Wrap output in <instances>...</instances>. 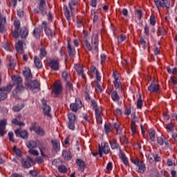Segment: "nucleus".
Returning <instances> with one entry per match:
<instances>
[{
  "label": "nucleus",
  "mask_w": 177,
  "mask_h": 177,
  "mask_svg": "<svg viewBox=\"0 0 177 177\" xmlns=\"http://www.w3.org/2000/svg\"><path fill=\"white\" fill-rule=\"evenodd\" d=\"M36 2L37 8L33 10L34 13L35 15L41 14L43 17H45L47 15L46 0H36Z\"/></svg>",
  "instance_id": "nucleus-2"
},
{
  "label": "nucleus",
  "mask_w": 177,
  "mask_h": 177,
  "mask_svg": "<svg viewBox=\"0 0 177 177\" xmlns=\"http://www.w3.org/2000/svg\"><path fill=\"white\" fill-rule=\"evenodd\" d=\"M32 163H33V159L28 156H27L26 158H21L22 167L24 169L30 168Z\"/></svg>",
  "instance_id": "nucleus-10"
},
{
  "label": "nucleus",
  "mask_w": 177,
  "mask_h": 177,
  "mask_svg": "<svg viewBox=\"0 0 177 177\" xmlns=\"http://www.w3.org/2000/svg\"><path fill=\"white\" fill-rule=\"evenodd\" d=\"M84 43L89 52L97 54L99 51V39L97 34H93L91 37V44L88 39H84Z\"/></svg>",
  "instance_id": "nucleus-1"
},
{
  "label": "nucleus",
  "mask_w": 177,
  "mask_h": 177,
  "mask_svg": "<svg viewBox=\"0 0 177 177\" xmlns=\"http://www.w3.org/2000/svg\"><path fill=\"white\" fill-rule=\"evenodd\" d=\"M53 149L55 152L58 153L60 151V142L59 140H52Z\"/></svg>",
  "instance_id": "nucleus-22"
},
{
  "label": "nucleus",
  "mask_w": 177,
  "mask_h": 177,
  "mask_svg": "<svg viewBox=\"0 0 177 177\" xmlns=\"http://www.w3.org/2000/svg\"><path fill=\"white\" fill-rule=\"evenodd\" d=\"M76 164L79 167L78 168L79 171H81L82 172H83L85 169V162L81 158H77Z\"/></svg>",
  "instance_id": "nucleus-26"
},
{
  "label": "nucleus",
  "mask_w": 177,
  "mask_h": 177,
  "mask_svg": "<svg viewBox=\"0 0 177 177\" xmlns=\"http://www.w3.org/2000/svg\"><path fill=\"white\" fill-rule=\"evenodd\" d=\"M167 130L168 133H173V131H174V124L172 123H169L168 124H167Z\"/></svg>",
  "instance_id": "nucleus-50"
},
{
  "label": "nucleus",
  "mask_w": 177,
  "mask_h": 177,
  "mask_svg": "<svg viewBox=\"0 0 177 177\" xmlns=\"http://www.w3.org/2000/svg\"><path fill=\"white\" fill-rule=\"evenodd\" d=\"M62 79L66 82H68V80L71 79V75L66 71L62 72Z\"/></svg>",
  "instance_id": "nucleus-35"
},
{
  "label": "nucleus",
  "mask_w": 177,
  "mask_h": 177,
  "mask_svg": "<svg viewBox=\"0 0 177 177\" xmlns=\"http://www.w3.org/2000/svg\"><path fill=\"white\" fill-rule=\"evenodd\" d=\"M42 31L43 30L41 28H39V27L35 28L32 32V35L37 40H39L40 39L41 33L42 32Z\"/></svg>",
  "instance_id": "nucleus-25"
},
{
  "label": "nucleus",
  "mask_w": 177,
  "mask_h": 177,
  "mask_svg": "<svg viewBox=\"0 0 177 177\" xmlns=\"http://www.w3.org/2000/svg\"><path fill=\"white\" fill-rule=\"evenodd\" d=\"M39 51V57L41 59H43L47 55V51L46 50L45 48H40Z\"/></svg>",
  "instance_id": "nucleus-45"
},
{
  "label": "nucleus",
  "mask_w": 177,
  "mask_h": 177,
  "mask_svg": "<svg viewBox=\"0 0 177 177\" xmlns=\"http://www.w3.org/2000/svg\"><path fill=\"white\" fill-rule=\"evenodd\" d=\"M23 75H24V77L28 81H30L32 78V74L31 73V71L29 68L24 71Z\"/></svg>",
  "instance_id": "nucleus-31"
},
{
  "label": "nucleus",
  "mask_w": 177,
  "mask_h": 177,
  "mask_svg": "<svg viewBox=\"0 0 177 177\" xmlns=\"http://www.w3.org/2000/svg\"><path fill=\"white\" fill-rule=\"evenodd\" d=\"M26 147L28 149H35L37 147V143L35 140H30L26 142Z\"/></svg>",
  "instance_id": "nucleus-34"
},
{
  "label": "nucleus",
  "mask_w": 177,
  "mask_h": 177,
  "mask_svg": "<svg viewBox=\"0 0 177 177\" xmlns=\"http://www.w3.org/2000/svg\"><path fill=\"white\" fill-rule=\"evenodd\" d=\"M6 124H7L6 119L0 120V136L1 137H3L4 135L6 134V132L4 131V130L6 129Z\"/></svg>",
  "instance_id": "nucleus-21"
},
{
  "label": "nucleus",
  "mask_w": 177,
  "mask_h": 177,
  "mask_svg": "<svg viewBox=\"0 0 177 177\" xmlns=\"http://www.w3.org/2000/svg\"><path fill=\"white\" fill-rule=\"evenodd\" d=\"M104 132L106 135L110 133L111 132V129L110 128V126L107 124L106 123L104 124Z\"/></svg>",
  "instance_id": "nucleus-55"
},
{
  "label": "nucleus",
  "mask_w": 177,
  "mask_h": 177,
  "mask_svg": "<svg viewBox=\"0 0 177 177\" xmlns=\"http://www.w3.org/2000/svg\"><path fill=\"white\" fill-rule=\"evenodd\" d=\"M144 33L145 34L147 37H149V35H150V34H149V26L147 25V24H146L145 26Z\"/></svg>",
  "instance_id": "nucleus-53"
},
{
  "label": "nucleus",
  "mask_w": 177,
  "mask_h": 177,
  "mask_svg": "<svg viewBox=\"0 0 177 177\" xmlns=\"http://www.w3.org/2000/svg\"><path fill=\"white\" fill-rule=\"evenodd\" d=\"M148 91L151 93H158L159 85L156 84L155 79L152 81L151 84L148 87Z\"/></svg>",
  "instance_id": "nucleus-20"
},
{
  "label": "nucleus",
  "mask_w": 177,
  "mask_h": 177,
  "mask_svg": "<svg viewBox=\"0 0 177 177\" xmlns=\"http://www.w3.org/2000/svg\"><path fill=\"white\" fill-rule=\"evenodd\" d=\"M14 86L13 84H8L6 86H2L1 87V88L7 94L8 93H10L12 88V87Z\"/></svg>",
  "instance_id": "nucleus-39"
},
{
  "label": "nucleus",
  "mask_w": 177,
  "mask_h": 177,
  "mask_svg": "<svg viewBox=\"0 0 177 177\" xmlns=\"http://www.w3.org/2000/svg\"><path fill=\"white\" fill-rule=\"evenodd\" d=\"M137 167H138L137 171L140 174H144L147 170L146 165L143 160H141L140 163Z\"/></svg>",
  "instance_id": "nucleus-28"
},
{
  "label": "nucleus",
  "mask_w": 177,
  "mask_h": 177,
  "mask_svg": "<svg viewBox=\"0 0 177 177\" xmlns=\"http://www.w3.org/2000/svg\"><path fill=\"white\" fill-rule=\"evenodd\" d=\"M158 144L160 146H162L164 145L165 140L162 138V137H158L157 138Z\"/></svg>",
  "instance_id": "nucleus-63"
},
{
  "label": "nucleus",
  "mask_w": 177,
  "mask_h": 177,
  "mask_svg": "<svg viewBox=\"0 0 177 177\" xmlns=\"http://www.w3.org/2000/svg\"><path fill=\"white\" fill-rule=\"evenodd\" d=\"M91 106L93 107V109H94L95 110L99 109V107H98V106H97V102H96L94 99H92L91 101Z\"/></svg>",
  "instance_id": "nucleus-60"
},
{
  "label": "nucleus",
  "mask_w": 177,
  "mask_h": 177,
  "mask_svg": "<svg viewBox=\"0 0 177 177\" xmlns=\"http://www.w3.org/2000/svg\"><path fill=\"white\" fill-rule=\"evenodd\" d=\"M66 88L71 91H73V86L71 82L67 81L66 82Z\"/></svg>",
  "instance_id": "nucleus-58"
},
{
  "label": "nucleus",
  "mask_w": 177,
  "mask_h": 177,
  "mask_svg": "<svg viewBox=\"0 0 177 177\" xmlns=\"http://www.w3.org/2000/svg\"><path fill=\"white\" fill-rule=\"evenodd\" d=\"M111 98L115 102H118L120 101V97L117 93V91H113L111 93Z\"/></svg>",
  "instance_id": "nucleus-37"
},
{
  "label": "nucleus",
  "mask_w": 177,
  "mask_h": 177,
  "mask_svg": "<svg viewBox=\"0 0 177 177\" xmlns=\"http://www.w3.org/2000/svg\"><path fill=\"white\" fill-rule=\"evenodd\" d=\"M30 131H34L38 136L44 137L46 135L45 130L41 126H37L35 124H32V127L29 128Z\"/></svg>",
  "instance_id": "nucleus-4"
},
{
  "label": "nucleus",
  "mask_w": 177,
  "mask_h": 177,
  "mask_svg": "<svg viewBox=\"0 0 177 177\" xmlns=\"http://www.w3.org/2000/svg\"><path fill=\"white\" fill-rule=\"evenodd\" d=\"M58 171L61 174H66L68 171V168L64 165H60L58 166Z\"/></svg>",
  "instance_id": "nucleus-41"
},
{
  "label": "nucleus",
  "mask_w": 177,
  "mask_h": 177,
  "mask_svg": "<svg viewBox=\"0 0 177 177\" xmlns=\"http://www.w3.org/2000/svg\"><path fill=\"white\" fill-rule=\"evenodd\" d=\"M154 3L158 8H169L170 6V0H154Z\"/></svg>",
  "instance_id": "nucleus-9"
},
{
  "label": "nucleus",
  "mask_w": 177,
  "mask_h": 177,
  "mask_svg": "<svg viewBox=\"0 0 177 177\" xmlns=\"http://www.w3.org/2000/svg\"><path fill=\"white\" fill-rule=\"evenodd\" d=\"M77 5V2L75 0H71V1H69L68 6L71 12L74 11V8L73 7Z\"/></svg>",
  "instance_id": "nucleus-47"
},
{
  "label": "nucleus",
  "mask_w": 177,
  "mask_h": 177,
  "mask_svg": "<svg viewBox=\"0 0 177 177\" xmlns=\"http://www.w3.org/2000/svg\"><path fill=\"white\" fill-rule=\"evenodd\" d=\"M82 102L80 99L75 98V102L71 103L70 104L71 110L75 113H77L78 109L82 108Z\"/></svg>",
  "instance_id": "nucleus-6"
},
{
  "label": "nucleus",
  "mask_w": 177,
  "mask_h": 177,
  "mask_svg": "<svg viewBox=\"0 0 177 177\" xmlns=\"http://www.w3.org/2000/svg\"><path fill=\"white\" fill-rule=\"evenodd\" d=\"M149 24L153 27H155V26L156 24V17H155L154 14H153V13L151 15V17H150V19H149Z\"/></svg>",
  "instance_id": "nucleus-42"
},
{
  "label": "nucleus",
  "mask_w": 177,
  "mask_h": 177,
  "mask_svg": "<svg viewBox=\"0 0 177 177\" xmlns=\"http://www.w3.org/2000/svg\"><path fill=\"white\" fill-rule=\"evenodd\" d=\"M68 121L67 122V126L68 129L71 131H75V120L76 115L73 113L68 114Z\"/></svg>",
  "instance_id": "nucleus-3"
},
{
  "label": "nucleus",
  "mask_w": 177,
  "mask_h": 177,
  "mask_svg": "<svg viewBox=\"0 0 177 177\" xmlns=\"http://www.w3.org/2000/svg\"><path fill=\"white\" fill-rule=\"evenodd\" d=\"M25 90V87L23 85H17L15 90L12 92L13 97L17 98L18 95L22 93Z\"/></svg>",
  "instance_id": "nucleus-17"
},
{
  "label": "nucleus",
  "mask_w": 177,
  "mask_h": 177,
  "mask_svg": "<svg viewBox=\"0 0 177 177\" xmlns=\"http://www.w3.org/2000/svg\"><path fill=\"white\" fill-rule=\"evenodd\" d=\"M42 26H43V28L44 29V32L46 35V36L50 37L51 38H53L55 36V32L50 29V28L48 26V25L46 21H44L42 22Z\"/></svg>",
  "instance_id": "nucleus-11"
},
{
  "label": "nucleus",
  "mask_w": 177,
  "mask_h": 177,
  "mask_svg": "<svg viewBox=\"0 0 177 177\" xmlns=\"http://www.w3.org/2000/svg\"><path fill=\"white\" fill-rule=\"evenodd\" d=\"M64 16L66 18V20L68 21V23H70L71 21L70 11L68 8V6L66 5L64 6Z\"/></svg>",
  "instance_id": "nucleus-30"
},
{
  "label": "nucleus",
  "mask_w": 177,
  "mask_h": 177,
  "mask_svg": "<svg viewBox=\"0 0 177 177\" xmlns=\"http://www.w3.org/2000/svg\"><path fill=\"white\" fill-rule=\"evenodd\" d=\"M113 84H114V86H115V89H118V88H121L120 80H114L113 81Z\"/></svg>",
  "instance_id": "nucleus-56"
},
{
  "label": "nucleus",
  "mask_w": 177,
  "mask_h": 177,
  "mask_svg": "<svg viewBox=\"0 0 177 177\" xmlns=\"http://www.w3.org/2000/svg\"><path fill=\"white\" fill-rule=\"evenodd\" d=\"M3 20L6 21V18H0V33H3L5 32L4 25L2 24Z\"/></svg>",
  "instance_id": "nucleus-49"
},
{
  "label": "nucleus",
  "mask_w": 177,
  "mask_h": 177,
  "mask_svg": "<svg viewBox=\"0 0 177 177\" xmlns=\"http://www.w3.org/2000/svg\"><path fill=\"white\" fill-rule=\"evenodd\" d=\"M48 64V67H50L52 71H58L59 70L60 65L57 59H50Z\"/></svg>",
  "instance_id": "nucleus-12"
},
{
  "label": "nucleus",
  "mask_w": 177,
  "mask_h": 177,
  "mask_svg": "<svg viewBox=\"0 0 177 177\" xmlns=\"http://www.w3.org/2000/svg\"><path fill=\"white\" fill-rule=\"evenodd\" d=\"M16 50L17 53L22 54L24 53V42L21 40H19L15 45Z\"/></svg>",
  "instance_id": "nucleus-27"
},
{
  "label": "nucleus",
  "mask_w": 177,
  "mask_h": 177,
  "mask_svg": "<svg viewBox=\"0 0 177 177\" xmlns=\"http://www.w3.org/2000/svg\"><path fill=\"white\" fill-rule=\"evenodd\" d=\"M15 133L16 137L21 138L23 140H27L29 136L28 131L25 129L21 131L20 129H17L15 130Z\"/></svg>",
  "instance_id": "nucleus-8"
},
{
  "label": "nucleus",
  "mask_w": 177,
  "mask_h": 177,
  "mask_svg": "<svg viewBox=\"0 0 177 177\" xmlns=\"http://www.w3.org/2000/svg\"><path fill=\"white\" fill-rule=\"evenodd\" d=\"M131 129L133 133H136V121L134 119L131 120Z\"/></svg>",
  "instance_id": "nucleus-44"
},
{
  "label": "nucleus",
  "mask_w": 177,
  "mask_h": 177,
  "mask_svg": "<svg viewBox=\"0 0 177 177\" xmlns=\"http://www.w3.org/2000/svg\"><path fill=\"white\" fill-rule=\"evenodd\" d=\"M24 107H25L24 103L21 104V105H20V104H17V105H15V106L12 107V110H13L15 112H19V111H20L21 110H22Z\"/></svg>",
  "instance_id": "nucleus-38"
},
{
  "label": "nucleus",
  "mask_w": 177,
  "mask_h": 177,
  "mask_svg": "<svg viewBox=\"0 0 177 177\" xmlns=\"http://www.w3.org/2000/svg\"><path fill=\"white\" fill-rule=\"evenodd\" d=\"M148 160L149 161V163L152 164L153 162H160L162 158L157 152L156 153L151 152L148 155Z\"/></svg>",
  "instance_id": "nucleus-7"
},
{
  "label": "nucleus",
  "mask_w": 177,
  "mask_h": 177,
  "mask_svg": "<svg viewBox=\"0 0 177 177\" xmlns=\"http://www.w3.org/2000/svg\"><path fill=\"white\" fill-rule=\"evenodd\" d=\"M158 32L162 36H165L167 35V31L165 28H161L158 30Z\"/></svg>",
  "instance_id": "nucleus-59"
},
{
  "label": "nucleus",
  "mask_w": 177,
  "mask_h": 177,
  "mask_svg": "<svg viewBox=\"0 0 177 177\" xmlns=\"http://www.w3.org/2000/svg\"><path fill=\"white\" fill-rule=\"evenodd\" d=\"M120 75L119 74V73L118 71H114L113 73V77L114 78V81H119L120 80Z\"/></svg>",
  "instance_id": "nucleus-54"
},
{
  "label": "nucleus",
  "mask_w": 177,
  "mask_h": 177,
  "mask_svg": "<svg viewBox=\"0 0 177 177\" xmlns=\"http://www.w3.org/2000/svg\"><path fill=\"white\" fill-rule=\"evenodd\" d=\"M119 156H120V158L121 159V160L124 159V158H127L126 156V154L122 152V149L119 150Z\"/></svg>",
  "instance_id": "nucleus-61"
},
{
  "label": "nucleus",
  "mask_w": 177,
  "mask_h": 177,
  "mask_svg": "<svg viewBox=\"0 0 177 177\" xmlns=\"http://www.w3.org/2000/svg\"><path fill=\"white\" fill-rule=\"evenodd\" d=\"M8 136H9V140L10 142H14L15 140H14V133L13 132H8Z\"/></svg>",
  "instance_id": "nucleus-64"
},
{
  "label": "nucleus",
  "mask_w": 177,
  "mask_h": 177,
  "mask_svg": "<svg viewBox=\"0 0 177 177\" xmlns=\"http://www.w3.org/2000/svg\"><path fill=\"white\" fill-rule=\"evenodd\" d=\"M12 123L15 126L18 127H25L26 124L24 122L19 121L17 118H13L12 120Z\"/></svg>",
  "instance_id": "nucleus-36"
},
{
  "label": "nucleus",
  "mask_w": 177,
  "mask_h": 177,
  "mask_svg": "<svg viewBox=\"0 0 177 177\" xmlns=\"http://www.w3.org/2000/svg\"><path fill=\"white\" fill-rule=\"evenodd\" d=\"M34 62H35V64L36 67L38 69H41L42 68L43 64H42V62H41V59L39 58L38 56H35Z\"/></svg>",
  "instance_id": "nucleus-32"
},
{
  "label": "nucleus",
  "mask_w": 177,
  "mask_h": 177,
  "mask_svg": "<svg viewBox=\"0 0 177 177\" xmlns=\"http://www.w3.org/2000/svg\"><path fill=\"white\" fill-rule=\"evenodd\" d=\"M12 80L16 86H21L22 84V78L21 77L14 76L12 77Z\"/></svg>",
  "instance_id": "nucleus-33"
},
{
  "label": "nucleus",
  "mask_w": 177,
  "mask_h": 177,
  "mask_svg": "<svg viewBox=\"0 0 177 177\" xmlns=\"http://www.w3.org/2000/svg\"><path fill=\"white\" fill-rule=\"evenodd\" d=\"M39 149L41 152V155L43 158H48V156L44 152L48 150L46 145L44 142H39Z\"/></svg>",
  "instance_id": "nucleus-18"
},
{
  "label": "nucleus",
  "mask_w": 177,
  "mask_h": 177,
  "mask_svg": "<svg viewBox=\"0 0 177 177\" xmlns=\"http://www.w3.org/2000/svg\"><path fill=\"white\" fill-rule=\"evenodd\" d=\"M25 85L30 89H38L39 88V83L36 80L33 81L28 80L25 83Z\"/></svg>",
  "instance_id": "nucleus-15"
},
{
  "label": "nucleus",
  "mask_w": 177,
  "mask_h": 177,
  "mask_svg": "<svg viewBox=\"0 0 177 177\" xmlns=\"http://www.w3.org/2000/svg\"><path fill=\"white\" fill-rule=\"evenodd\" d=\"M13 151H15L16 156L19 158H22V153L20 149L17 148L16 145L13 147Z\"/></svg>",
  "instance_id": "nucleus-43"
},
{
  "label": "nucleus",
  "mask_w": 177,
  "mask_h": 177,
  "mask_svg": "<svg viewBox=\"0 0 177 177\" xmlns=\"http://www.w3.org/2000/svg\"><path fill=\"white\" fill-rule=\"evenodd\" d=\"M63 91V87L61 84V83H56L55 84L53 88V92L55 95L56 97H58L62 93Z\"/></svg>",
  "instance_id": "nucleus-14"
},
{
  "label": "nucleus",
  "mask_w": 177,
  "mask_h": 177,
  "mask_svg": "<svg viewBox=\"0 0 177 177\" xmlns=\"http://www.w3.org/2000/svg\"><path fill=\"white\" fill-rule=\"evenodd\" d=\"M7 97V93L3 91L2 88L0 87V102L5 100Z\"/></svg>",
  "instance_id": "nucleus-40"
},
{
  "label": "nucleus",
  "mask_w": 177,
  "mask_h": 177,
  "mask_svg": "<svg viewBox=\"0 0 177 177\" xmlns=\"http://www.w3.org/2000/svg\"><path fill=\"white\" fill-rule=\"evenodd\" d=\"M41 102H42V109L44 111V115L48 118H50L51 107L48 104H47V102L46 100H44V99L41 100Z\"/></svg>",
  "instance_id": "nucleus-13"
},
{
  "label": "nucleus",
  "mask_w": 177,
  "mask_h": 177,
  "mask_svg": "<svg viewBox=\"0 0 177 177\" xmlns=\"http://www.w3.org/2000/svg\"><path fill=\"white\" fill-rule=\"evenodd\" d=\"M142 104H143V102H142L141 96L140 95V97L137 101V108L138 109H141L142 108Z\"/></svg>",
  "instance_id": "nucleus-51"
},
{
  "label": "nucleus",
  "mask_w": 177,
  "mask_h": 177,
  "mask_svg": "<svg viewBox=\"0 0 177 177\" xmlns=\"http://www.w3.org/2000/svg\"><path fill=\"white\" fill-rule=\"evenodd\" d=\"M126 39H127V37L123 34H122L120 36L118 37V44H122Z\"/></svg>",
  "instance_id": "nucleus-52"
},
{
  "label": "nucleus",
  "mask_w": 177,
  "mask_h": 177,
  "mask_svg": "<svg viewBox=\"0 0 177 177\" xmlns=\"http://www.w3.org/2000/svg\"><path fill=\"white\" fill-rule=\"evenodd\" d=\"M84 95H85L86 101L89 102L91 100V96H90L89 93L87 90L85 91Z\"/></svg>",
  "instance_id": "nucleus-62"
},
{
  "label": "nucleus",
  "mask_w": 177,
  "mask_h": 177,
  "mask_svg": "<svg viewBox=\"0 0 177 177\" xmlns=\"http://www.w3.org/2000/svg\"><path fill=\"white\" fill-rule=\"evenodd\" d=\"M149 137H150V140L152 142L155 141L156 139V131L153 129H151L149 130Z\"/></svg>",
  "instance_id": "nucleus-48"
},
{
  "label": "nucleus",
  "mask_w": 177,
  "mask_h": 177,
  "mask_svg": "<svg viewBox=\"0 0 177 177\" xmlns=\"http://www.w3.org/2000/svg\"><path fill=\"white\" fill-rule=\"evenodd\" d=\"M62 156L66 160H71L72 159L71 152L70 150L63 149Z\"/></svg>",
  "instance_id": "nucleus-29"
},
{
  "label": "nucleus",
  "mask_w": 177,
  "mask_h": 177,
  "mask_svg": "<svg viewBox=\"0 0 177 177\" xmlns=\"http://www.w3.org/2000/svg\"><path fill=\"white\" fill-rule=\"evenodd\" d=\"M68 53L70 57L73 58L76 55V51L74 47L72 46L71 43L68 42V47H67Z\"/></svg>",
  "instance_id": "nucleus-23"
},
{
  "label": "nucleus",
  "mask_w": 177,
  "mask_h": 177,
  "mask_svg": "<svg viewBox=\"0 0 177 177\" xmlns=\"http://www.w3.org/2000/svg\"><path fill=\"white\" fill-rule=\"evenodd\" d=\"M109 143L113 150H115V149H119V151L121 150V147L118 142L116 139L115 138L112 139V140L109 141Z\"/></svg>",
  "instance_id": "nucleus-24"
},
{
  "label": "nucleus",
  "mask_w": 177,
  "mask_h": 177,
  "mask_svg": "<svg viewBox=\"0 0 177 177\" xmlns=\"http://www.w3.org/2000/svg\"><path fill=\"white\" fill-rule=\"evenodd\" d=\"M111 151L109 143L105 142L103 145H99V155L100 158H102L103 153L106 155L109 154Z\"/></svg>",
  "instance_id": "nucleus-5"
},
{
  "label": "nucleus",
  "mask_w": 177,
  "mask_h": 177,
  "mask_svg": "<svg viewBox=\"0 0 177 177\" xmlns=\"http://www.w3.org/2000/svg\"><path fill=\"white\" fill-rule=\"evenodd\" d=\"M20 26H21L20 21L19 19L15 20V21H14L15 30H14L13 37L15 39H17L19 37V31L20 29Z\"/></svg>",
  "instance_id": "nucleus-16"
},
{
  "label": "nucleus",
  "mask_w": 177,
  "mask_h": 177,
  "mask_svg": "<svg viewBox=\"0 0 177 177\" xmlns=\"http://www.w3.org/2000/svg\"><path fill=\"white\" fill-rule=\"evenodd\" d=\"M10 177H25L23 173L13 172Z\"/></svg>",
  "instance_id": "nucleus-57"
},
{
  "label": "nucleus",
  "mask_w": 177,
  "mask_h": 177,
  "mask_svg": "<svg viewBox=\"0 0 177 177\" xmlns=\"http://www.w3.org/2000/svg\"><path fill=\"white\" fill-rule=\"evenodd\" d=\"M15 66H16V61L13 59H10L8 68L13 70Z\"/></svg>",
  "instance_id": "nucleus-46"
},
{
  "label": "nucleus",
  "mask_w": 177,
  "mask_h": 177,
  "mask_svg": "<svg viewBox=\"0 0 177 177\" xmlns=\"http://www.w3.org/2000/svg\"><path fill=\"white\" fill-rule=\"evenodd\" d=\"M29 34V30L26 26L21 27L19 30V37L20 36L21 39L27 38Z\"/></svg>",
  "instance_id": "nucleus-19"
}]
</instances>
